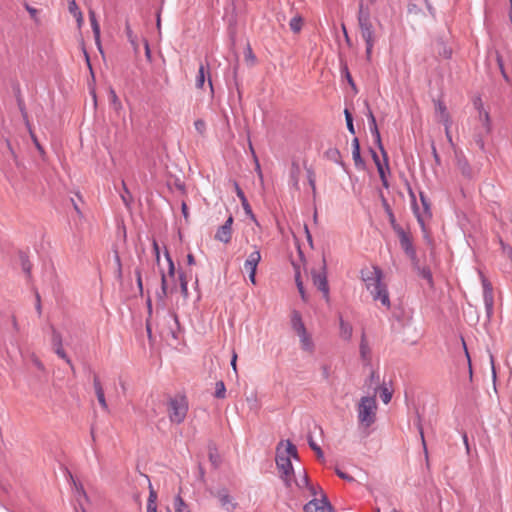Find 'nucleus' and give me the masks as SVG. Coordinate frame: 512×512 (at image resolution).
Returning <instances> with one entry per match:
<instances>
[{
	"instance_id": "1",
	"label": "nucleus",
	"mask_w": 512,
	"mask_h": 512,
	"mask_svg": "<svg viewBox=\"0 0 512 512\" xmlns=\"http://www.w3.org/2000/svg\"><path fill=\"white\" fill-rule=\"evenodd\" d=\"M361 280L365 283L366 289L372 295L374 301H380L387 308L390 307L389 293L386 285L382 282L383 272L378 266L363 268L360 271Z\"/></svg>"
},
{
	"instance_id": "2",
	"label": "nucleus",
	"mask_w": 512,
	"mask_h": 512,
	"mask_svg": "<svg viewBox=\"0 0 512 512\" xmlns=\"http://www.w3.org/2000/svg\"><path fill=\"white\" fill-rule=\"evenodd\" d=\"M377 402L375 397L364 396L357 405V418L360 428L368 429L376 421Z\"/></svg>"
},
{
	"instance_id": "3",
	"label": "nucleus",
	"mask_w": 512,
	"mask_h": 512,
	"mask_svg": "<svg viewBox=\"0 0 512 512\" xmlns=\"http://www.w3.org/2000/svg\"><path fill=\"white\" fill-rule=\"evenodd\" d=\"M188 409V399L184 394H176L168 399L167 412L171 423L177 425L183 423L187 416Z\"/></svg>"
},
{
	"instance_id": "4",
	"label": "nucleus",
	"mask_w": 512,
	"mask_h": 512,
	"mask_svg": "<svg viewBox=\"0 0 512 512\" xmlns=\"http://www.w3.org/2000/svg\"><path fill=\"white\" fill-rule=\"evenodd\" d=\"M282 444L283 441H281L278 446ZM275 460L277 468L281 473V479L284 481L285 486L287 488H290L292 483V477H294V469L290 458L288 456H285L284 454H279V447H277V455Z\"/></svg>"
},
{
	"instance_id": "5",
	"label": "nucleus",
	"mask_w": 512,
	"mask_h": 512,
	"mask_svg": "<svg viewBox=\"0 0 512 512\" xmlns=\"http://www.w3.org/2000/svg\"><path fill=\"white\" fill-rule=\"evenodd\" d=\"M366 106L368 109L367 117H368L370 132L373 135V137L375 138V143L382 154L385 167L387 170H389L388 155H387V152L384 149V146L382 144L381 135H380V132H379V129L377 126L376 118H375L373 112L371 111L369 104L367 102H366Z\"/></svg>"
},
{
	"instance_id": "6",
	"label": "nucleus",
	"mask_w": 512,
	"mask_h": 512,
	"mask_svg": "<svg viewBox=\"0 0 512 512\" xmlns=\"http://www.w3.org/2000/svg\"><path fill=\"white\" fill-rule=\"evenodd\" d=\"M321 269H322L321 272H317L315 270H313L311 272L312 280H313V284L317 287V289L319 291H321L323 293V297L328 302L329 299H330V297H329V285H328L327 275H326L327 264H326V260H325L324 257H323V260H322V267H321Z\"/></svg>"
},
{
	"instance_id": "7",
	"label": "nucleus",
	"mask_w": 512,
	"mask_h": 512,
	"mask_svg": "<svg viewBox=\"0 0 512 512\" xmlns=\"http://www.w3.org/2000/svg\"><path fill=\"white\" fill-rule=\"evenodd\" d=\"M397 236L399 238V243L404 253L409 257L412 264L418 263V257L416 253V249L413 245L412 236L409 232H406L404 229L398 231Z\"/></svg>"
},
{
	"instance_id": "8",
	"label": "nucleus",
	"mask_w": 512,
	"mask_h": 512,
	"mask_svg": "<svg viewBox=\"0 0 512 512\" xmlns=\"http://www.w3.org/2000/svg\"><path fill=\"white\" fill-rule=\"evenodd\" d=\"M358 24L363 40L375 39L370 12H358Z\"/></svg>"
},
{
	"instance_id": "9",
	"label": "nucleus",
	"mask_w": 512,
	"mask_h": 512,
	"mask_svg": "<svg viewBox=\"0 0 512 512\" xmlns=\"http://www.w3.org/2000/svg\"><path fill=\"white\" fill-rule=\"evenodd\" d=\"M320 497V499L313 498L307 504H305L303 508L304 512H326V510L331 511L333 508L322 489H320Z\"/></svg>"
},
{
	"instance_id": "10",
	"label": "nucleus",
	"mask_w": 512,
	"mask_h": 512,
	"mask_svg": "<svg viewBox=\"0 0 512 512\" xmlns=\"http://www.w3.org/2000/svg\"><path fill=\"white\" fill-rule=\"evenodd\" d=\"M482 278V287H483V300L485 304V309L488 317H490L493 313L494 308V294L492 284L488 279H486L483 275Z\"/></svg>"
},
{
	"instance_id": "11",
	"label": "nucleus",
	"mask_w": 512,
	"mask_h": 512,
	"mask_svg": "<svg viewBox=\"0 0 512 512\" xmlns=\"http://www.w3.org/2000/svg\"><path fill=\"white\" fill-rule=\"evenodd\" d=\"M233 222H234L233 216L230 215L227 218V220L225 221V223L217 229L214 238L217 241H220L224 244L230 243V241L232 239V234H233V229H232Z\"/></svg>"
},
{
	"instance_id": "12",
	"label": "nucleus",
	"mask_w": 512,
	"mask_h": 512,
	"mask_svg": "<svg viewBox=\"0 0 512 512\" xmlns=\"http://www.w3.org/2000/svg\"><path fill=\"white\" fill-rule=\"evenodd\" d=\"M52 345H53V349H54V352L60 357L62 358L63 360H65V362L73 368V363L71 361V359L67 356L66 352L64 351L63 347H62V336L61 334L55 329L52 327Z\"/></svg>"
},
{
	"instance_id": "13",
	"label": "nucleus",
	"mask_w": 512,
	"mask_h": 512,
	"mask_svg": "<svg viewBox=\"0 0 512 512\" xmlns=\"http://www.w3.org/2000/svg\"><path fill=\"white\" fill-rule=\"evenodd\" d=\"M213 495L218 498L222 508L226 511L232 512L236 509L237 503L233 501V498L229 495L226 488L219 489L217 492L213 493Z\"/></svg>"
},
{
	"instance_id": "14",
	"label": "nucleus",
	"mask_w": 512,
	"mask_h": 512,
	"mask_svg": "<svg viewBox=\"0 0 512 512\" xmlns=\"http://www.w3.org/2000/svg\"><path fill=\"white\" fill-rule=\"evenodd\" d=\"M234 188H235V192H236L237 197L241 201V205H242L243 210L245 211V214L251 220H253L254 222L257 223L256 216L253 213L252 208H251V206H250V204H249V202H248V200H247L243 190L241 189V187L239 186V184L237 182H234Z\"/></svg>"
},
{
	"instance_id": "15",
	"label": "nucleus",
	"mask_w": 512,
	"mask_h": 512,
	"mask_svg": "<svg viewBox=\"0 0 512 512\" xmlns=\"http://www.w3.org/2000/svg\"><path fill=\"white\" fill-rule=\"evenodd\" d=\"M352 158L355 164V167L358 170H364L366 168V163L361 157L360 151V142L357 137L352 140Z\"/></svg>"
},
{
	"instance_id": "16",
	"label": "nucleus",
	"mask_w": 512,
	"mask_h": 512,
	"mask_svg": "<svg viewBox=\"0 0 512 512\" xmlns=\"http://www.w3.org/2000/svg\"><path fill=\"white\" fill-rule=\"evenodd\" d=\"M93 386H94L96 397H97V400H98L100 406L105 411H107L108 410V405H107V402H106V399H105L104 390H103L102 384H101L100 379H99L97 374H94Z\"/></svg>"
},
{
	"instance_id": "17",
	"label": "nucleus",
	"mask_w": 512,
	"mask_h": 512,
	"mask_svg": "<svg viewBox=\"0 0 512 512\" xmlns=\"http://www.w3.org/2000/svg\"><path fill=\"white\" fill-rule=\"evenodd\" d=\"M89 20L92 27L96 45L98 46L99 51L103 53L100 41V25L96 18V13L93 10H89Z\"/></svg>"
},
{
	"instance_id": "18",
	"label": "nucleus",
	"mask_w": 512,
	"mask_h": 512,
	"mask_svg": "<svg viewBox=\"0 0 512 512\" xmlns=\"http://www.w3.org/2000/svg\"><path fill=\"white\" fill-rule=\"evenodd\" d=\"M261 261V253L258 249L250 253L244 263V268L248 271H257V266Z\"/></svg>"
},
{
	"instance_id": "19",
	"label": "nucleus",
	"mask_w": 512,
	"mask_h": 512,
	"mask_svg": "<svg viewBox=\"0 0 512 512\" xmlns=\"http://www.w3.org/2000/svg\"><path fill=\"white\" fill-rule=\"evenodd\" d=\"M291 326L292 329L297 333V335L304 334V332L307 331L302 321L300 312L296 310H294L291 315Z\"/></svg>"
},
{
	"instance_id": "20",
	"label": "nucleus",
	"mask_w": 512,
	"mask_h": 512,
	"mask_svg": "<svg viewBox=\"0 0 512 512\" xmlns=\"http://www.w3.org/2000/svg\"><path fill=\"white\" fill-rule=\"evenodd\" d=\"M206 73L209 74V69L206 71L205 66L200 64L198 74L196 76V87L202 89L205 84ZM210 76V75H208ZM208 82L211 90H213L212 80L208 77Z\"/></svg>"
},
{
	"instance_id": "21",
	"label": "nucleus",
	"mask_w": 512,
	"mask_h": 512,
	"mask_svg": "<svg viewBox=\"0 0 512 512\" xmlns=\"http://www.w3.org/2000/svg\"><path fill=\"white\" fill-rule=\"evenodd\" d=\"M301 169L298 162L293 161L290 168V183L296 189H299V180H300Z\"/></svg>"
},
{
	"instance_id": "22",
	"label": "nucleus",
	"mask_w": 512,
	"mask_h": 512,
	"mask_svg": "<svg viewBox=\"0 0 512 512\" xmlns=\"http://www.w3.org/2000/svg\"><path fill=\"white\" fill-rule=\"evenodd\" d=\"M412 266L417 271L418 275L420 277H422L423 279H425L428 282L429 286L432 287L433 286V276H432L430 268L427 266L421 267L419 265V262L416 265L412 264Z\"/></svg>"
},
{
	"instance_id": "23",
	"label": "nucleus",
	"mask_w": 512,
	"mask_h": 512,
	"mask_svg": "<svg viewBox=\"0 0 512 512\" xmlns=\"http://www.w3.org/2000/svg\"><path fill=\"white\" fill-rule=\"evenodd\" d=\"M457 168L460 170L462 175L466 178H472V168L468 163L467 159L464 157L457 158Z\"/></svg>"
},
{
	"instance_id": "24",
	"label": "nucleus",
	"mask_w": 512,
	"mask_h": 512,
	"mask_svg": "<svg viewBox=\"0 0 512 512\" xmlns=\"http://www.w3.org/2000/svg\"><path fill=\"white\" fill-rule=\"evenodd\" d=\"M298 336L300 338L301 348L304 351L313 352L314 343L311 336L307 333V331H305L304 334H299Z\"/></svg>"
},
{
	"instance_id": "25",
	"label": "nucleus",
	"mask_w": 512,
	"mask_h": 512,
	"mask_svg": "<svg viewBox=\"0 0 512 512\" xmlns=\"http://www.w3.org/2000/svg\"><path fill=\"white\" fill-rule=\"evenodd\" d=\"M208 457L214 468H218L221 463V457L217 451L215 445H209L208 447Z\"/></svg>"
},
{
	"instance_id": "26",
	"label": "nucleus",
	"mask_w": 512,
	"mask_h": 512,
	"mask_svg": "<svg viewBox=\"0 0 512 512\" xmlns=\"http://www.w3.org/2000/svg\"><path fill=\"white\" fill-rule=\"evenodd\" d=\"M479 120L482 123V129L485 134H489L491 131L490 116L485 110L479 111Z\"/></svg>"
},
{
	"instance_id": "27",
	"label": "nucleus",
	"mask_w": 512,
	"mask_h": 512,
	"mask_svg": "<svg viewBox=\"0 0 512 512\" xmlns=\"http://www.w3.org/2000/svg\"><path fill=\"white\" fill-rule=\"evenodd\" d=\"M303 23V18L300 15H296L290 20L289 26L294 33H299L302 30Z\"/></svg>"
},
{
	"instance_id": "28",
	"label": "nucleus",
	"mask_w": 512,
	"mask_h": 512,
	"mask_svg": "<svg viewBox=\"0 0 512 512\" xmlns=\"http://www.w3.org/2000/svg\"><path fill=\"white\" fill-rule=\"evenodd\" d=\"M436 111L440 114L441 121L448 124L450 117L445 104L442 101L436 103Z\"/></svg>"
},
{
	"instance_id": "29",
	"label": "nucleus",
	"mask_w": 512,
	"mask_h": 512,
	"mask_svg": "<svg viewBox=\"0 0 512 512\" xmlns=\"http://www.w3.org/2000/svg\"><path fill=\"white\" fill-rule=\"evenodd\" d=\"M325 156L329 160H331V161H333L335 163L341 164L342 166L344 165L343 162L341 161L340 151L337 148H330V149H328L325 152Z\"/></svg>"
},
{
	"instance_id": "30",
	"label": "nucleus",
	"mask_w": 512,
	"mask_h": 512,
	"mask_svg": "<svg viewBox=\"0 0 512 512\" xmlns=\"http://www.w3.org/2000/svg\"><path fill=\"white\" fill-rule=\"evenodd\" d=\"M352 326L345 322L343 318L340 316V332L344 339H350L352 336Z\"/></svg>"
},
{
	"instance_id": "31",
	"label": "nucleus",
	"mask_w": 512,
	"mask_h": 512,
	"mask_svg": "<svg viewBox=\"0 0 512 512\" xmlns=\"http://www.w3.org/2000/svg\"><path fill=\"white\" fill-rule=\"evenodd\" d=\"M125 32H126V36L129 40V42L131 43V45L133 46L135 52L138 51L139 49V45H138V42H137V37L134 35L130 25L128 22H126V25H125Z\"/></svg>"
},
{
	"instance_id": "32",
	"label": "nucleus",
	"mask_w": 512,
	"mask_h": 512,
	"mask_svg": "<svg viewBox=\"0 0 512 512\" xmlns=\"http://www.w3.org/2000/svg\"><path fill=\"white\" fill-rule=\"evenodd\" d=\"M294 482L299 489L308 488L311 485L309 476L305 470H303V474L298 479H294Z\"/></svg>"
},
{
	"instance_id": "33",
	"label": "nucleus",
	"mask_w": 512,
	"mask_h": 512,
	"mask_svg": "<svg viewBox=\"0 0 512 512\" xmlns=\"http://www.w3.org/2000/svg\"><path fill=\"white\" fill-rule=\"evenodd\" d=\"M214 397L218 399H224L226 397V387L223 381L216 382Z\"/></svg>"
},
{
	"instance_id": "34",
	"label": "nucleus",
	"mask_w": 512,
	"mask_h": 512,
	"mask_svg": "<svg viewBox=\"0 0 512 512\" xmlns=\"http://www.w3.org/2000/svg\"><path fill=\"white\" fill-rule=\"evenodd\" d=\"M168 319L170 321L173 322L174 324V327H170V333L171 335L173 336V338H177V335H176V329H179V320H178V316L175 312H169L168 313Z\"/></svg>"
},
{
	"instance_id": "35",
	"label": "nucleus",
	"mask_w": 512,
	"mask_h": 512,
	"mask_svg": "<svg viewBox=\"0 0 512 512\" xmlns=\"http://www.w3.org/2000/svg\"><path fill=\"white\" fill-rule=\"evenodd\" d=\"M19 257H20V261H21L22 270L27 275H30V272H31V269H32V264L29 261L27 255L25 253H20Z\"/></svg>"
},
{
	"instance_id": "36",
	"label": "nucleus",
	"mask_w": 512,
	"mask_h": 512,
	"mask_svg": "<svg viewBox=\"0 0 512 512\" xmlns=\"http://www.w3.org/2000/svg\"><path fill=\"white\" fill-rule=\"evenodd\" d=\"M308 444H309L310 448L316 453L318 459H322L324 457L322 449L320 448V446H318L316 444V442L313 440L312 436H309Z\"/></svg>"
},
{
	"instance_id": "37",
	"label": "nucleus",
	"mask_w": 512,
	"mask_h": 512,
	"mask_svg": "<svg viewBox=\"0 0 512 512\" xmlns=\"http://www.w3.org/2000/svg\"><path fill=\"white\" fill-rule=\"evenodd\" d=\"M286 444H287V447H286L287 455L286 456H288L289 458L292 457L294 459H298L299 455H298L296 446L289 440L286 441Z\"/></svg>"
},
{
	"instance_id": "38",
	"label": "nucleus",
	"mask_w": 512,
	"mask_h": 512,
	"mask_svg": "<svg viewBox=\"0 0 512 512\" xmlns=\"http://www.w3.org/2000/svg\"><path fill=\"white\" fill-rule=\"evenodd\" d=\"M295 281H296V285H297L298 291H299V293L301 295V298L304 301H306V294H305L303 282L301 281V278H300V272L299 271H296Z\"/></svg>"
},
{
	"instance_id": "39",
	"label": "nucleus",
	"mask_w": 512,
	"mask_h": 512,
	"mask_svg": "<svg viewBox=\"0 0 512 512\" xmlns=\"http://www.w3.org/2000/svg\"><path fill=\"white\" fill-rule=\"evenodd\" d=\"M181 293L184 297L188 296V281L183 273L179 274Z\"/></svg>"
},
{
	"instance_id": "40",
	"label": "nucleus",
	"mask_w": 512,
	"mask_h": 512,
	"mask_svg": "<svg viewBox=\"0 0 512 512\" xmlns=\"http://www.w3.org/2000/svg\"><path fill=\"white\" fill-rule=\"evenodd\" d=\"M307 172V179L309 182V185L312 188L313 195L316 194V185H315V174L314 171L311 168H306Z\"/></svg>"
},
{
	"instance_id": "41",
	"label": "nucleus",
	"mask_w": 512,
	"mask_h": 512,
	"mask_svg": "<svg viewBox=\"0 0 512 512\" xmlns=\"http://www.w3.org/2000/svg\"><path fill=\"white\" fill-rule=\"evenodd\" d=\"M380 398L385 404H388L391 401L392 392L389 391V389L387 387H381Z\"/></svg>"
},
{
	"instance_id": "42",
	"label": "nucleus",
	"mask_w": 512,
	"mask_h": 512,
	"mask_svg": "<svg viewBox=\"0 0 512 512\" xmlns=\"http://www.w3.org/2000/svg\"><path fill=\"white\" fill-rule=\"evenodd\" d=\"M376 0H359L358 12H370V6L375 3Z\"/></svg>"
},
{
	"instance_id": "43",
	"label": "nucleus",
	"mask_w": 512,
	"mask_h": 512,
	"mask_svg": "<svg viewBox=\"0 0 512 512\" xmlns=\"http://www.w3.org/2000/svg\"><path fill=\"white\" fill-rule=\"evenodd\" d=\"M389 222L395 233L401 231L403 228L396 222L395 216L391 209H388Z\"/></svg>"
},
{
	"instance_id": "44",
	"label": "nucleus",
	"mask_w": 512,
	"mask_h": 512,
	"mask_svg": "<svg viewBox=\"0 0 512 512\" xmlns=\"http://www.w3.org/2000/svg\"><path fill=\"white\" fill-rule=\"evenodd\" d=\"M124 192L121 194V198L126 206H129L132 202L133 198L130 191L127 189L125 183L123 182Z\"/></svg>"
},
{
	"instance_id": "45",
	"label": "nucleus",
	"mask_w": 512,
	"mask_h": 512,
	"mask_svg": "<svg viewBox=\"0 0 512 512\" xmlns=\"http://www.w3.org/2000/svg\"><path fill=\"white\" fill-rule=\"evenodd\" d=\"M135 276H136V282H137L139 294L142 296L144 291H143L142 273H141L140 268L135 269Z\"/></svg>"
},
{
	"instance_id": "46",
	"label": "nucleus",
	"mask_w": 512,
	"mask_h": 512,
	"mask_svg": "<svg viewBox=\"0 0 512 512\" xmlns=\"http://www.w3.org/2000/svg\"><path fill=\"white\" fill-rule=\"evenodd\" d=\"M194 126H195V129L196 131L200 134V135H204L205 134V131H206V123L204 120L202 119H197L195 122H194Z\"/></svg>"
},
{
	"instance_id": "47",
	"label": "nucleus",
	"mask_w": 512,
	"mask_h": 512,
	"mask_svg": "<svg viewBox=\"0 0 512 512\" xmlns=\"http://www.w3.org/2000/svg\"><path fill=\"white\" fill-rule=\"evenodd\" d=\"M342 74L345 76V78L347 79L348 83L350 84V86L355 89L356 86H355V83H354V80L349 72V69L347 67V65L345 64L343 67H342V70H341Z\"/></svg>"
},
{
	"instance_id": "48",
	"label": "nucleus",
	"mask_w": 512,
	"mask_h": 512,
	"mask_svg": "<svg viewBox=\"0 0 512 512\" xmlns=\"http://www.w3.org/2000/svg\"><path fill=\"white\" fill-rule=\"evenodd\" d=\"M186 508L187 505L185 504L184 500L180 496H177L175 499V511L184 512Z\"/></svg>"
},
{
	"instance_id": "49",
	"label": "nucleus",
	"mask_w": 512,
	"mask_h": 512,
	"mask_svg": "<svg viewBox=\"0 0 512 512\" xmlns=\"http://www.w3.org/2000/svg\"><path fill=\"white\" fill-rule=\"evenodd\" d=\"M483 135H486V134L484 133L483 130H481L474 137L475 143L481 150H484V147H485Z\"/></svg>"
},
{
	"instance_id": "50",
	"label": "nucleus",
	"mask_w": 512,
	"mask_h": 512,
	"mask_svg": "<svg viewBox=\"0 0 512 512\" xmlns=\"http://www.w3.org/2000/svg\"><path fill=\"white\" fill-rule=\"evenodd\" d=\"M370 352V349L365 341L364 336L362 337L361 343H360V354L363 359L367 358V354Z\"/></svg>"
},
{
	"instance_id": "51",
	"label": "nucleus",
	"mask_w": 512,
	"mask_h": 512,
	"mask_svg": "<svg viewBox=\"0 0 512 512\" xmlns=\"http://www.w3.org/2000/svg\"><path fill=\"white\" fill-rule=\"evenodd\" d=\"M156 500H157V493H156V491L152 488V485L150 484V485H149V497H148V502H147V504H151L152 506H157V505H156Z\"/></svg>"
},
{
	"instance_id": "52",
	"label": "nucleus",
	"mask_w": 512,
	"mask_h": 512,
	"mask_svg": "<svg viewBox=\"0 0 512 512\" xmlns=\"http://www.w3.org/2000/svg\"><path fill=\"white\" fill-rule=\"evenodd\" d=\"M165 257H166V259L168 261V264H169L168 275L173 277L175 275V266H174L173 260L170 257V254H169L168 251L165 252Z\"/></svg>"
},
{
	"instance_id": "53",
	"label": "nucleus",
	"mask_w": 512,
	"mask_h": 512,
	"mask_svg": "<svg viewBox=\"0 0 512 512\" xmlns=\"http://www.w3.org/2000/svg\"><path fill=\"white\" fill-rule=\"evenodd\" d=\"M375 41H376V39L365 40V44H366V57H367L368 60H370V58H371L372 49H373V46L375 44Z\"/></svg>"
},
{
	"instance_id": "54",
	"label": "nucleus",
	"mask_w": 512,
	"mask_h": 512,
	"mask_svg": "<svg viewBox=\"0 0 512 512\" xmlns=\"http://www.w3.org/2000/svg\"><path fill=\"white\" fill-rule=\"evenodd\" d=\"M463 346H464L465 355H466V357H467V361H468L469 380H470V381H472V378H473L472 364H471V359H470L469 352H468V350H467V347H466V344H465V342H464V341H463Z\"/></svg>"
},
{
	"instance_id": "55",
	"label": "nucleus",
	"mask_w": 512,
	"mask_h": 512,
	"mask_svg": "<svg viewBox=\"0 0 512 512\" xmlns=\"http://www.w3.org/2000/svg\"><path fill=\"white\" fill-rule=\"evenodd\" d=\"M17 104H18V107H19V110H20L22 116L24 118H27V111H26L25 103L20 95L17 96Z\"/></svg>"
},
{
	"instance_id": "56",
	"label": "nucleus",
	"mask_w": 512,
	"mask_h": 512,
	"mask_svg": "<svg viewBox=\"0 0 512 512\" xmlns=\"http://www.w3.org/2000/svg\"><path fill=\"white\" fill-rule=\"evenodd\" d=\"M370 153H371V157L373 159V162L375 163L376 167H377V170H379V167L380 168H384V165L381 163L380 159H379V156L378 154L376 153L375 150H373L372 148H370Z\"/></svg>"
},
{
	"instance_id": "57",
	"label": "nucleus",
	"mask_w": 512,
	"mask_h": 512,
	"mask_svg": "<svg viewBox=\"0 0 512 512\" xmlns=\"http://www.w3.org/2000/svg\"><path fill=\"white\" fill-rule=\"evenodd\" d=\"M378 173H379V177L381 179V182H382V185L385 187V188H388L389 187V183H388V180L386 178V173H385V168H380L379 167V170H377Z\"/></svg>"
},
{
	"instance_id": "58",
	"label": "nucleus",
	"mask_w": 512,
	"mask_h": 512,
	"mask_svg": "<svg viewBox=\"0 0 512 512\" xmlns=\"http://www.w3.org/2000/svg\"><path fill=\"white\" fill-rule=\"evenodd\" d=\"M70 478H71V480H72V482H73V484H74V486H75V489H76L77 493H78L79 495H82V496L86 497V492H85V490H84V488H83L82 484H81V483H77V482L73 479V477H72V475H71V474H70Z\"/></svg>"
},
{
	"instance_id": "59",
	"label": "nucleus",
	"mask_w": 512,
	"mask_h": 512,
	"mask_svg": "<svg viewBox=\"0 0 512 512\" xmlns=\"http://www.w3.org/2000/svg\"><path fill=\"white\" fill-rule=\"evenodd\" d=\"M31 360L33 362V364L41 371H43L45 369L43 363L40 361V359L35 355V354H32L31 356Z\"/></svg>"
},
{
	"instance_id": "60",
	"label": "nucleus",
	"mask_w": 512,
	"mask_h": 512,
	"mask_svg": "<svg viewBox=\"0 0 512 512\" xmlns=\"http://www.w3.org/2000/svg\"><path fill=\"white\" fill-rule=\"evenodd\" d=\"M115 260H116V263L118 266L116 275H117V278L119 280H121L122 279V265H121V260H120V257L118 254H116Z\"/></svg>"
},
{
	"instance_id": "61",
	"label": "nucleus",
	"mask_w": 512,
	"mask_h": 512,
	"mask_svg": "<svg viewBox=\"0 0 512 512\" xmlns=\"http://www.w3.org/2000/svg\"><path fill=\"white\" fill-rule=\"evenodd\" d=\"M336 474H337L341 479H343V480H346V481H349V482L354 481V478H353V477H351L350 475H348L347 473H345V472H343V471H341V470H339V469H336Z\"/></svg>"
},
{
	"instance_id": "62",
	"label": "nucleus",
	"mask_w": 512,
	"mask_h": 512,
	"mask_svg": "<svg viewBox=\"0 0 512 512\" xmlns=\"http://www.w3.org/2000/svg\"><path fill=\"white\" fill-rule=\"evenodd\" d=\"M307 489L309 490L310 494L314 496V498H316L318 494L320 495V489L322 488L311 484L310 487H308Z\"/></svg>"
},
{
	"instance_id": "63",
	"label": "nucleus",
	"mask_w": 512,
	"mask_h": 512,
	"mask_svg": "<svg viewBox=\"0 0 512 512\" xmlns=\"http://www.w3.org/2000/svg\"><path fill=\"white\" fill-rule=\"evenodd\" d=\"M161 290L168 291L166 275L163 271L161 272Z\"/></svg>"
},
{
	"instance_id": "64",
	"label": "nucleus",
	"mask_w": 512,
	"mask_h": 512,
	"mask_svg": "<svg viewBox=\"0 0 512 512\" xmlns=\"http://www.w3.org/2000/svg\"><path fill=\"white\" fill-rule=\"evenodd\" d=\"M146 305H147V311H148V318L150 319L151 316H152V312H153V309H152V300H151V297L148 296L147 300H146Z\"/></svg>"
}]
</instances>
